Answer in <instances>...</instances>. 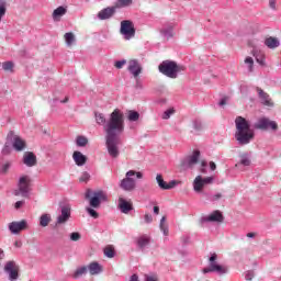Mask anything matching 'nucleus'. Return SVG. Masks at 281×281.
<instances>
[{"instance_id":"1","label":"nucleus","mask_w":281,"mask_h":281,"mask_svg":"<svg viewBox=\"0 0 281 281\" xmlns=\"http://www.w3.org/2000/svg\"><path fill=\"white\" fill-rule=\"evenodd\" d=\"M95 122L103 126L105 136V144L110 157L113 159L120 157V135L124 133V113L120 109H115L109 120L100 112L94 113Z\"/></svg>"},{"instance_id":"2","label":"nucleus","mask_w":281,"mask_h":281,"mask_svg":"<svg viewBox=\"0 0 281 281\" xmlns=\"http://www.w3.org/2000/svg\"><path fill=\"white\" fill-rule=\"evenodd\" d=\"M236 133L235 139L238 142L240 146H247L254 139V130H251V125L249 121H247L243 116H238L235 120Z\"/></svg>"},{"instance_id":"3","label":"nucleus","mask_w":281,"mask_h":281,"mask_svg":"<svg viewBox=\"0 0 281 281\" xmlns=\"http://www.w3.org/2000/svg\"><path fill=\"white\" fill-rule=\"evenodd\" d=\"M158 70L160 74H162V76L175 80L179 78V74H183V71L186 70V66L177 64V61L167 59L159 64Z\"/></svg>"},{"instance_id":"4","label":"nucleus","mask_w":281,"mask_h":281,"mask_svg":"<svg viewBox=\"0 0 281 281\" xmlns=\"http://www.w3.org/2000/svg\"><path fill=\"white\" fill-rule=\"evenodd\" d=\"M85 196L89 200V205L90 207H93V210H98V207H100L102 203H106V201H109L106 192L102 190L93 191L91 189H88Z\"/></svg>"},{"instance_id":"5","label":"nucleus","mask_w":281,"mask_h":281,"mask_svg":"<svg viewBox=\"0 0 281 281\" xmlns=\"http://www.w3.org/2000/svg\"><path fill=\"white\" fill-rule=\"evenodd\" d=\"M136 176V179H143L144 173L142 171L130 170L125 173V178L120 182V189L124 190L125 192H133L135 190L137 183L133 177Z\"/></svg>"},{"instance_id":"6","label":"nucleus","mask_w":281,"mask_h":281,"mask_svg":"<svg viewBox=\"0 0 281 281\" xmlns=\"http://www.w3.org/2000/svg\"><path fill=\"white\" fill-rule=\"evenodd\" d=\"M216 258H218L216 254L211 255L209 259V267L204 268L202 273H216V276H226V273H229V268L216 262Z\"/></svg>"},{"instance_id":"7","label":"nucleus","mask_w":281,"mask_h":281,"mask_svg":"<svg viewBox=\"0 0 281 281\" xmlns=\"http://www.w3.org/2000/svg\"><path fill=\"white\" fill-rule=\"evenodd\" d=\"M120 34L123 35L125 41H131L135 38V25L131 20H124L121 22Z\"/></svg>"},{"instance_id":"8","label":"nucleus","mask_w":281,"mask_h":281,"mask_svg":"<svg viewBox=\"0 0 281 281\" xmlns=\"http://www.w3.org/2000/svg\"><path fill=\"white\" fill-rule=\"evenodd\" d=\"M19 263L14 260H9L4 263L3 271L8 276V279L10 281H16L19 280Z\"/></svg>"},{"instance_id":"9","label":"nucleus","mask_w":281,"mask_h":281,"mask_svg":"<svg viewBox=\"0 0 281 281\" xmlns=\"http://www.w3.org/2000/svg\"><path fill=\"white\" fill-rule=\"evenodd\" d=\"M15 196H27L30 194V176H22L18 182V190L14 191Z\"/></svg>"},{"instance_id":"10","label":"nucleus","mask_w":281,"mask_h":281,"mask_svg":"<svg viewBox=\"0 0 281 281\" xmlns=\"http://www.w3.org/2000/svg\"><path fill=\"white\" fill-rule=\"evenodd\" d=\"M254 126L259 131H278V123L267 117L258 119Z\"/></svg>"},{"instance_id":"11","label":"nucleus","mask_w":281,"mask_h":281,"mask_svg":"<svg viewBox=\"0 0 281 281\" xmlns=\"http://www.w3.org/2000/svg\"><path fill=\"white\" fill-rule=\"evenodd\" d=\"M214 182V177L203 178L202 176H198L193 181V190L196 194L203 193V188L205 186H210V183Z\"/></svg>"},{"instance_id":"12","label":"nucleus","mask_w":281,"mask_h":281,"mask_svg":"<svg viewBox=\"0 0 281 281\" xmlns=\"http://www.w3.org/2000/svg\"><path fill=\"white\" fill-rule=\"evenodd\" d=\"M199 157H201L200 150H194L191 156L186 157L182 162L181 167L183 170H192L196 164H199Z\"/></svg>"},{"instance_id":"13","label":"nucleus","mask_w":281,"mask_h":281,"mask_svg":"<svg viewBox=\"0 0 281 281\" xmlns=\"http://www.w3.org/2000/svg\"><path fill=\"white\" fill-rule=\"evenodd\" d=\"M116 10H117V7H108L105 9H102L101 11L98 12L97 19L99 21H109V19H113Z\"/></svg>"},{"instance_id":"14","label":"nucleus","mask_w":281,"mask_h":281,"mask_svg":"<svg viewBox=\"0 0 281 281\" xmlns=\"http://www.w3.org/2000/svg\"><path fill=\"white\" fill-rule=\"evenodd\" d=\"M201 223H223V213L214 211L209 215L202 216Z\"/></svg>"},{"instance_id":"15","label":"nucleus","mask_w":281,"mask_h":281,"mask_svg":"<svg viewBox=\"0 0 281 281\" xmlns=\"http://www.w3.org/2000/svg\"><path fill=\"white\" fill-rule=\"evenodd\" d=\"M69 218H71V209L69 206H63L61 213L57 216L56 225H65Z\"/></svg>"},{"instance_id":"16","label":"nucleus","mask_w":281,"mask_h":281,"mask_svg":"<svg viewBox=\"0 0 281 281\" xmlns=\"http://www.w3.org/2000/svg\"><path fill=\"white\" fill-rule=\"evenodd\" d=\"M27 227V221L22 220L20 222H11L9 224V231L11 234H19L20 232H23Z\"/></svg>"},{"instance_id":"17","label":"nucleus","mask_w":281,"mask_h":281,"mask_svg":"<svg viewBox=\"0 0 281 281\" xmlns=\"http://www.w3.org/2000/svg\"><path fill=\"white\" fill-rule=\"evenodd\" d=\"M127 70L134 78H137L139 74H142V65H139V61L137 59H131L128 61Z\"/></svg>"},{"instance_id":"18","label":"nucleus","mask_w":281,"mask_h":281,"mask_svg":"<svg viewBox=\"0 0 281 281\" xmlns=\"http://www.w3.org/2000/svg\"><path fill=\"white\" fill-rule=\"evenodd\" d=\"M117 207L122 214H128V212H132L133 210V202L121 196L119 198Z\"/></svg>"},{"instance_id":"19","label":"nucleus","mask_w":281,"mask_h":281,"mask_svg":"<svg viewBox=\"0 0 281 281\" xmlns=\"http://www.w3.org/2000/svg\"><path fill=\"white\" fill-rule=\"evenodd\" d=\"M156 181H157L160 190H172V188H175V186H177L176 181H170L169 183L164 181V177L160 173H158L156 176Z\"/></svg>"},{"instance_id":"20","label":"nucleus","mask_w":281,"mask_h":281,"mask_svg":"<svg viewBox=\"0 0 281 281\" xmlns=\"http://www.w3.org/2000/svg\"><path fill=\"white\" fill-rule=\"evenodd\" d=\"M23 165L33 168L36 165V155L32 151H25L23 155Z\"/></svg>"},{"instance_id":"21","label":"nucleus","mask_w":281,"mask_h":281,"mask_svg":"<svg viewBox=\"0 0 281 281\" xmlns=\"http://www.w3.org/2000/svg\"><path fill=\"white\" fill-rule=\"evenodd\" d=\"M72 159L76 166L82 167L87 164V156H85L81 151H74Z\"/></svg>"},{"instance_id":"22","label":"nucleus","mask_w":281,"mask_h":281,"mask_svg":"<svg viewBox=\"0 0 281 281\" xmlns=\"http://www.w3.org/2000/svg\"><path fill=\"white\" fill-rule=\"evenodd\" d=\"M87 268L90 276H100L102 272V266L98 261L91 262Z\"/></svg>"},{"instance_id":"23","label":"nucleus","mask_w":281,"mask_h":281,"mask_svg":"<svg viewBox=\"0 0 281 281\" xmlns=\"http://www.w3.org/2000/svg\"><path fill=\"white\" fill-rule=\"evenodd\" d=\"M258 94L261 101V104H265V106H273V102H271V98L267 92H265L262 89H258Z\"/></svg>"},{"instance_id":"24","label":"nucleus","mask_w":281,"mask_h":281,"mask_svg":"<svg viewBox=\"0 0 281 281\" xmlns=\"http://www.w3.org/2000/svg\"><path fill=\"white\" fill-rule=\"evenodd\" d=\"M65 14H67V7H58L53 11L52 16L54 21H60Z\"/></svg>"},{"instance_id":"25","label":"nucleus","mask_w":281,"mask_h":281,"mask_svg":"<svg viewBox=\"0 0 281 281\" xmlns=\"http://www.w3.org/2000/svg\"><path fill=\"white\" fill-rule=\"evenodd\" d=\"M160 34L164 38H166L167 41L169 38H172V36L175 35L173 33V26L172 24H168L166 26H164L161 30H160Z\"/></svg>"},{"instance_id":"26","label":"nucleus","mask_w":281,"mask_h":281,"mask_svg":"<svg viewBox=\"0 0 281 281\" xmlns=\"http://www.w3.org/2000/svg\"><path fill=\"white\" fill-rule=\"evenodd\" d=\"M265 45L268 47V49H277V47L280 45V40L273 36L267 37L265 40Z\"/></svg>"},{"instance_id":"27","label":"nucleus","mask_w":281,"mask_h":281,"mask_svg":"<svg viewBox=\"0 0 281 281\" xmlns=\"http://www.w3.org/2000/svg\"><path fill=\"white\" fill-rule=\"evenodd\" d=\"M236 168H240V166H251V156L249 154H241L239 156V162H237Z\"/></svg>"},{"instance_id":"28","label":"nucleus","mask_w":281,"mask_h":281,"mask_svg":"<svg viewBox=\"0 0 281 281\" xmlns=\"http://www.w3.org/2000/svg\"><path fill=\"white\" fill-rule=\"evenodd\" d=\"M13 148L21 153V150L25 149V140L19 136H13Z\"/></svg>"},{"instance_id":"29","label":"nucleus","mask_w":281,"mask_h":281,"mask_svg":"<svg viewBox=\"0 0 281 281\" xmlns=\"http://www.w3.org/2000/svg\"><path fill=\"white\" fill-rule=\"evenodd\" d=\"M52 223V214L43 213L40 216V227H47Z\"/></svg>"},{"instance_id":"30","label":"nucleus","mask_w":281,"mask_h":281,"mask_svg":"<svg viewBox=\"0 0 281 281\" xmlns=\"http://www.w3.org/2000/svg\"><path fill=\"white\" fill-rule=\"evenodd\" d=\"M137 244L140 249H146L150 245V238L148 236H142L138 238Z\"/></svg>"},{"instance_id":"31","label":"nucleus","mask_w":281,"mask_h":281,"mask_svg":"<svg viewBox=\"0 0 281 281\" xmlns=\"http://www.w3.org/2000/svg\"><path fill=\"white\" fill-rule=\"evenodd\" d=\"M64 38L66 41L67 47H71V45H74V43H76V35L74 33H71V32L66 33L64 35Z\"/></svg>"},{"instance_id":"32","label":"nucleus","mask_w":281,"mask_h":281,"mask_svg":"<svg viewBox=\"0 0 281 281\" xmlns=\"http://www.w3.org/2000/svg\"><path fill=\"white\" fill-rule=\"evenodd\" d=\"M87 271H88V268L85 266L77 268V270L72 274V278H75V280H78V278H82V276H85V273H87Z\"/></svg>"},{"instance_id":"33","label":"nucleus","mask_w":281,"mask_h":281,"mask_svg":"<svg viewBox=\"0 0 281 281\" xmlns=\"http://www.w3.org/2000/svg\"><path fill=\"white\" fill-rule=\"evenodd\" d=\"M128 122H137L139 120V112L130 110L127 112Z\"/></svg>"},{"instance_id":"34","label":"nucleus","mask_w":281,"mask_h":281,"mask_svg":"<svg viewBox=\"0 0 281 281\" xmlns=\"http://www.w3.org/2000/svg\"><path fill=\"white\" fill-rule=\"evenodd\" d=\"M192 128L195 133H199L200 131H203V123L201 120H193L192 121Z\"/></svg>"},{"instance_id":"35","label":"nucleus","mask_w":281,"mask_h":281,"mask_svg":"<svg viewBox=\"0 0 281 281\" xmlns=\"http://www.w3.org/2000/svg\"><path fill=\"white\" fill-rule=\"evenodd\" d=\"M76 144L79 147H85L89 144V139L86 136H78L76 139Z\"/></svg>"},{"instance_id":"36","label":"nucleus","mask_w":281,"mask_h":281,"mask_svg":"<svg viewBox=\"0 0 281 281\" xmlns=\"http://www.w3.org/2000/svg\"><path fill=\"white\" fill-rule=\"evenodd\" d=\"M2 69L3 71H14V63L12 61H4L2 63Z\"/></svg>"},{"instance_id":"37","label":"nucleus","mask_w":281,"mask_h":281,"mask_svg":"<svg viewBox=\"0 0 281 281\" xmlns=\"http://www.w3.org/2000/svg\"><path fill=\"white\" fill-rule=\"evenodd\" d=\"M172 115H175V108H169L168 110H166L161 117L162 120H170V117H172Z\"/></svg>"},{"instance_id":"38","label":"nucleus","mask_w":281,"mask_h":281,"mask_svg":"<svg viewBox=\"0 0 281 281\" xmlns=\"http://www.w3.org/2000/svg\"><path fill=\"white\" fill-rule=\"evenodd\" d=\"M160 229L164 236H168V225H166V216L161 217L160 220Z\"/></svg>"},{"instance_id":"39","label":"nucleus","mask_w":281,"mask_h":281,"mask_svg":"<svg viewBox=\"0 0 281 281\" xmlns=\"http://www.w3.org/2000/svg\"><path fill=\"white\" fill-rule=\"evenodd\" d=\"M104 256H106V258H114L115 257V249H113V247L108 246L104 248Z\"/></svg>"},{"instance_id":"40","label":"nucleus","mask_w":281,"mask_h":281,"mask_svg":"<svg viewBox=\"0 0 281 281\" xmlns=\"http://www.w3.org/2000/svg\"><path fill=\"white\" fill-rule=\"evenodd\" d=\"M131 3H133L131 0H117L116 8H126L131 5Z\"/></svg>"},{"instance_id":"41","label":"nucleus","mask_w":281,"mask_h":281,"mask_svg":"<svg viewBox=\"0 0 281 281\" xmlns=\"http://www.w3.org/2000/svg\"><path fill=\"white\" fill-rule=\"evenodd\" d=\"M5 12H7L5 1H0V23L3 16H5Z\"/></svg>"},{"instance_id":"42","label":"nucleus","mask_w":281,"mask_h":281,"mask_svg":"<svg viewBox=\"0 0 281 281\" xmlns=\"http://www.w3.org/2000/svg\"><path fill=\"white\" fill-rule=\"evenodd\" d=\"M254 56L259 65H265V54L254 53Z\"/></svg>"},{"instance_id":"43","label":"nucleus","mask_w":281,"mask_h":281,"mask_svg":"<svg viewBox=\"0 0 281 281\" xmlns=\"http://www.w3.org/2000/svg\"><path fill=\"white\" fill-rule=\"evenodd\" d=\"M245 65H247L248 71H250V72L254 71V58L246 57Z\"/></svg>"},{"instance_id":"44","label":"nucleus","mask_w":281,"mask_h":281,"mask_svg":"<svg viewBox=\"0 0 281 281\" xmlns=\"http://www.w3.org/2000/svg\"><path fill=\"white\" fill-rule=\"evenodd\" d=\"M89 179H91V175H89V172L85 171L81 177L79 178V181L81 183H87V181H89Z\"/></svg>"},{"instance_id":"45","label":"nucleus","mask_w":281,"mask_h":281,"mask_svg":"<svg viewBox=\"0 0 281 281\" xmlns=\"http://www.w3.org/2000/svg\"><path fill=\"white\" fill-rule=\"evenodd\" d=\"M86 212L92 217L98 218L100 215L98 214V211H94L92 207H87Z\"/></svg>"},{"instance_id":"46","label":"nucleus","mask_w":281,"mask_h":281,"mask_svg":"<svg viewBox=\"0 0 281 281\" xmlns=\"http://www.w3.org/2000/svg\"><path fill=\"white\" fill-rule=\"evenodd\" d=\"M80 238H81V235L78 232L70 234V240H72V243H78V240H80Z\"/></svg>"},{"instance_id":"47","label":"nucleus","mask_w":281,"mask_h":281,"mask_svg":"<svg viewBox=\"0 0 281 281\" xmlns=\"http://www.w3.org/2000/svg\"><path fill=\"white\" fill-rule=\"evenodd\" d=\"M124 65H126V59L117 60L114 64L116 69H122V67H124Z\"/></svg>"},{"instance_id":"48","label":"nucleus","mask_w":281,"mask_h":281,"mask_svg":"<svg viewBox=\"0 0 281 281\" xmlns=\"http://www.w3.org/2000/svg\"><path fill=\"white\" fill-rule=\"evenodd\" d=\"M255 276H256V273H254V271L249 270V271L246 272L245 279L248 280V281H251V280H254Z\"/></svg>"},{"instance_id":"49","label":"nucleus","mask_w":281,"mask_h":281,"mask_svg":"<svg viewBox=\"0 0 281 281\" xmlns=\"http://www.w3.org/2000/svg\"><path fill=\"white\" fill-rule=\"evenodd\" d=\"M157 274H145V281H157Z\"/></svg>"},{"instance_id":"50","label":"nucleus","mask_w":281,"mask_h":281,"mask_svg":"<svg viewBox=\"0 0 281 281\" xmlns=\"http://www.w3.org/2000/svg\"><path fill=\"white\" fill-rule=\"evenodd\" d=\"M23 205H25V201H18L15 202V210H21V207H23Z\"/></svg>"},{"instance_id":"51","label":"nucleus","mask_w":281,"mask_h":281,"mask_svg":"<svg viewBox=\"0 0 281 281\" xmlns=\"http://www.w3.org/2000/svg\"><path fill=\"white\" fill-rule=\"evenodd\" d=\"M201 166H202L201 172H202L203 175H205V173L207 172V171L205 170V168L207 167V161L203 160V161L201 162Z\"/></svg>"},{"instance_id":"52","label":"nucleus","mask_w":281,"mask_h":281,"mask_svg":"<svg viewBox=\"0 0 281 281\" xmlns=\"http://www.w3.org/2000/svg\"><path fill=\"white\" fill-rule=\"evenodd\" d=\"M144 220H145V223H153V215L145 214Z\"/></svg>"},{"instance_id":"53","label":"nucleus","mask_w":281,"mask_h":281,"mask_svg":"<svg viewBox=\"0 0 281 281\" xmlns=\"http://www.w3.org/2000/svg\"><path fill=\"white\" fill-rule=\"evenodd\" d=\"M223 195L221 193H216L211 198V201H218Z\"/></svg>"},{"instance_id":"54","label":"nucleus","mask_w":281,"mask_h":281,"mask_svg":"<svg viewBox=\"0 0 281 281\" xmlns=\"http://www.w3.org/2000/svg\"><path fill=\"white\" fill-rule=\"evenodd\" d=\"M128 281H139V276H137V274H132L131 277H130V280Z\"/></svg>"},{"instance_id":"55","label":"nucleus","mask_w":281,"mask_h":281,"mask_svg":"<svg viewBox=\"0 0 281 281\" xmlns=\"http://www.w3.org/2000/svg\"><path fill=\"white\" fill-rule=\"evenodd\" d=\"M269 5L271 10H276V0H269Z\"/></svg>"},{"instance_id":"56","label":"nucleus","mask_w":281,"mask_h":281,"mask_svg":"<svg viewBox=\"0 0 281 281\" xmlns=\"http://www.w3.org/2000/svg\"><path fill=\"white\" fill-rule=\"evenodd\" d=\"M225 104H227V98L221 99L220 106H225Z\"/></svg>"},{"instance_id":"57","label":"nucleus","mask_w":281,"mask_h":281,"mask_svg":"<svg viewBox=\"0 0 281 281\" xmlns=\"http://www.w3.org/2000/svg\"><path fill=\"white\" fill-rule=\"evenodd\" d=\"M9 168H10V164H4L2 167V172H8Z\"/></svg>"},{"instance_id":"58","label":"nucleus","mask_w":281,"mask_h":281,"mask_svg":"<svg viewBox=\"0 0 281 281\" xmlns=\"http://www.w3.org/2000/svg\"><path fill=\"white\" fill-rule=\"evenodd\" d=\"M210 168L211 170H216V162L210 161Z\"/></svg>"},{"instance_id":"59","label":"nucleus","mask_w":281,"mask_h":281,"mask_svg":"<svg viewBox=\"0 0 281 281\" xmlns=\"http://www.w3.org/2000/svg\"><path fill=\"white\" fill-rule=\"evenodd\" d=\"M247 238H256V233H248Z\"/></svg>"},{"instance_id":"60","label":"nucleus","mask_w":281,"mask_h":281,"mask_svg":"<svg viewBox=\"0 0 281 281\" xmlns=\"http://www.w3.org/2000/svg\"><path fill=\"white\" fill-rule=\"evenodd\" d=\"M12 137H14V132H10V133L8 134V139H12Z\"/></svg>"},{"instance_id":"61","label":"nucleus","mask_w":281,"mask_h":281,"mask_svg":"<svg viewBox=\"0 0 281 281\" xmlns=\"http://www.w3.org/2000/svg\"><path fill=\"white\" fill-rule=\"evenodd\" d=\"M154 214H159V206H154Z\"/></svg>"},{"instance_id":"62","label":"nucleus","mask_w":281,"mask_h":281,"mask_svg":"<svg viewBox=\"0 0 281 281\" xmlns=\"http://www.w3.org/2000/svg\"><path fill=\"white\" fill-rule=\"evenodd\" d=\"M1 256H3V249L0 248V260L3 259V257H1Z\"/></svg>"},{"instance_id":"63","label":"nucleus","mask_w":281,"mask_h":281,"mask_svg":"<svg viewBox=\"0 0 281 281\" xmlns=\"http://www.w3.org/2000/svg\"><path fill=\"white\" fill-rule=\"evenodd\" d=\"M68 100H69V99H68V98H66V99H65L64 101H61V102H68Z\"/></svg>"},{"instance_id":"64","label":"nucleus","mask_w":281,"mask_h":281,"mask_svg":"<svg viewBox=\"0 0 281 281\" xmlns=\"http://www.w3.org/2000/svg\"><path fill=\"white\" fill-rule=\"evenodd\" d=\"M137 87H142V85H139V82H137Z\"/></svg>"}]
</instances>
